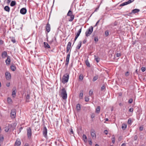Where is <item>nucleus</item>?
<instances>
[{
    "label": "nucleus",
    "instance_id": "f257e3e1",
    "mask_svg": "<svg viewBox=\"0 0 146 146\" xmlns=\"http://www.w3.org/2000/svg\"><path fill=\"white\" fill-rule=\"evenodd\" d=\"M69 78V74L68 73L65 74L63 76L61 80L62 82L65 84L68 82Z\"/></svg>",
    "mask_w": 146,
    "mask_h": 146
},
{
    "label": "nucleus",
    "instance_id": "f03ea898",
    "mask_svg": "<svg viewBox=\"0 0 146 146\" xmlns=\"http://www.w3.org/2000/svg\"><path fill=\"white\" fill-rule=\"evenodd\" d=\"M60 95L62 98L64 99H66L67 98V94L65 88H63L61 90Z\"/></svg>",
    "mask_w": 146,
    "mask_h": 146
},
{
    "label": "nucleus",
    "instance_id": "7ed1b4c3",
    "mask_svg": "<svg viewBox=\"0 0 146 146\" xmlns=\"http://www.w3.org/2000/svg\"><path fill=\"white\" fill-rule=\"evenodd\" d=\"M93 31V27L92 26L90 27L86 31L85 33L86 36H89L92 33Z\"/></svg>",
    "mask_w": 146,
    "mask_h": 146
},
{
    "label": "nucleus",
    "instance_id": "20e7f679",
    "mask_svg": "<svg viewBox=\"0 0 146 146\" xmlns=\"http://www.w3.org/2000/svg\"><path fill=\"white\" fill-rule=\"evenodd\" d=\"M27 135L29 139H30L31 138L32 135L31 129L30 127H29L27 129Z\"/></svg>",
    "mask_w": 146,
    "mask_h": 146
},
{
    "label": "nucleus",
    "instance_id": "39448f33",
    "mask_svg": "<svg viewBox=\"0 0 146 146\" xmlns=\"http://www.w3.org/2000/svg\"><path fill=\"white\" fill-rule=\"evenodd\" d=\"M16 110L15 109L11 110V116L12 118H15L16 117Z\"/></svg>",
    "mask_w": 146,
    "mask_h": 146
},
{
    "label": "nucleus",
    "instance_id": "423d86ee",
    "mask_svg": "<svg viewBox=\"0 0 146 146\" xmlns=\"http://www.w3.org/2000/svg\"><path fill=\"white\" fill-rule=\"evenodd\" d=\"M134 0H129L127 2H124L122 3L120 5V6H122L128 5L133 2L134 1Z\"/></svg>",
    "mask_w": 146,
    "mask_h": 146
},
{
    "label": "nucleus",
    "instance_id": "0eeeda50",
    "mask_svg": "<svg viewBox=\"0 0 146 146\" xmlns=\"http://www.w3.org/2000/svg\"><path fill=\"white\" fill-rule=\"evenodd\" d=\"M47 131L46 128L44 127L43 129L42 133L43 136L45 138H46L47 136Z\"/></svg>",
    "mask_w": 146,
    "mask_h": 146
},
{
    "label": "nucleus",
    "instance_id": "6e6552de",
    "mask_svg": "<svg viewBox=\"0 0 146 146\" xmlns=\"http://www.w3.org/2000/svg\"><path fill=\"white\" fill-rule=\"evenodd\" d=\"M8 56L7 52L6 51H4L1 53V56L3 58H5Z\"/></svg>",
    "mask_w": 146,
    "mask_h": 146
},
{
    "label": "nucleus",
    "instance_id": "1a4fd4ad",
    "mask_svg": "<svg viewBox=\"0 0 146 146\" xmlns=\"http://www.w3.org/2000/svg\"><path fill=\"white\" fill-rule=\"evenodd\" d=\"M5 77L6 79L9 80L11 78V75L10 73L8 72H6L5 73Z\"/></svg>",
    "mask_w": 146,
    "mask_h": 146
},
{
    "label": "nucleus",
    "instance_id": "9d476101",
    "mask_svg": "<svg viewBox=\"0 0 146 146\" xmlns=\"http://www.w3.org/2000/svg\"><path fill=\"white\" fill-rule=\"evenodd\" d=\"M81 30H82V28H81L80 29H79V30L78 31V32L77 33V34L76 35V36L75 37V38H74V42L73 44H74L75 41L77 39V38L79 36V35H80V33H81Z\"/></svg>",
    "mask_w": 146,
    "mask_h": 146
},
{
    "label": "nucleus",
    "instance_id": "9b49d317",
    "mask_svg": "<svg viewBox=\"0 0 146 146\" xmlns=\"http://www.w3.org/2000/svg\"><path fill=\"white\" fill-rule=\"evenodd\" d=\"M27 11L26 9L25 8H23L20 10V13L22 14L25 15Z\"/></svg>",
    "mask_w": 146,
    "mask_h": 146
},
{
    "label": "nucleus",
    "instance_id": "f8f14e48",
    "mask_svg": "<svg viewBox=\"0 0 146 146\" xmlns=\"http://www.w3.org/2000/svg\"><path fill=\"white\" fill-rule=\"evenodd\" d=\"M11 62V58L9 56H8L7 59L5 60V62L7 65H9Z\"/></svg>",
    "mask_w": 146,
    "mask_h": 146
},
{
    "label": "nucleus",
    "instance_id": "ddd939ff",
    "mask_svg": "<svg viewBox=\"0 0 146 146\" xmlns=\"http://www.w3.org/2000/svg\"><path fill=\"white\" fill-rule=\"evenodd\" d=\"M21 144V142L19 139H17L15 144V146H20Z\"/></svg>",
    "mask_w": 146,
    "mask_h": 146
},
{
    "label": "nucleus",
    "instance_id": "4468645a",
    "mask_svg": "<svg viewBox=\"0 0 146 146\" xmlns=\"http://www.w3.org/2000/svg\"><path fill=\"white\" fill-rule=\"evenodd\" d=\"M46 29L48 33H49L50 31V25L48 23L46 25Z\"/></svg>",
    "mask_w": 146,
    "mask_h": 146
},
{
    "label": "nucleus",
    "instance_id": "2eb2a0df",
    "mask_svg": "<svg viewBox=\"0 0 146 146\" xmlns=\"http://www.w3.org/2000/svg\"><path fill=\"white\" fill-rule=\"evenodd\" d=\"M91 134L92 137L93 138L96 137L95 131L94 130H92L91 131Z\"/></svg>",
    "mask_w": 146,
    "mask_h": 146
},
{
    "label": "nucleus",
    "instance_id": "dca6fc26",
    "mask_svg": "<svg viewBox=\"0 0 146 146\" xmlns=\"http://www.w3.org/2000/svg\"><path fill=\"white\" fill-rule=\"evenodd\" d=\"M140 11V10L139 9H136L133 10L130 13V14H135L136 13L139 12Z\"/></svg>",
    "mask_w": 146,
    "mask_h": 146
},
{
    "label": "nucleus",
    "instance_id": "f3484780",
    "mask_svg": "<svg viewBox=\"0 0 146 146\" xmlns=\"http://www.w3.org/2000/svg\"><path fill=\"white\" fill-rule=\"evenodd\" d=\"M44 46L45 48H50L49 45L47 42H44Z\"/></svg>",
    "mask_w": 146,
    "mask_h": 146
},
{
    "label": "nucleus",
    "instance_id": "a211bd4d",
    "mask_svg": "<svg viewBox=\"0 0 146 146\" xmlns=\"http://www.w3.org/2000/svg\"><path fill=\"white\" fill-rule=\"evenodd\" d=\"M4 9L5 11L8 12H9L10 11V8L8 6H5V7Z\"/></svg>",
    "mask_w": 146,
    "mask_h": 146
},
{
    "label": "nucleus",
    "instance_id": "6ab92c4d",
    "mask_svg": "<svg viewBox=\"0 0 146 146\" xmlns=\"http://www.w3.org/2000/svg\"><path fill=\"white\" fill-rule=\"evenodd\" d=\"M30 96L29 94H27L26 97V101L27 102H30Z\"/></svg>",
    "mask_w": 146,
    "mask_h": 146
},
{
    "label": "nucleus",
    "instance_id": "aec40b11",
    "mask_svg": "<svg viewBox=\"0 0 146 146\" xmlns=\"http://www.w3.org/2000/svg\"><path fill=\"white\" fill-rule=\"evenodd\" d=\"M7 100L8 103L9 104H11L13 103L12 100L10 98L8 97L7 98Z\"/></svg>",
    "mask_w": 146,
    "mask_h": 146
},
{
    "label": "nucleus",
    "instance_id": "412c9836",
    "mask_svg": "<svg viewBox=\"0 0 146 146\" xmlns=\"http://www.w3.org/2000/svg\"><path fill=\"white\" fill-rule=\"evenodd\" d=\"M81 44H82V41H80L79 42V43L76 47V49H80V47H81Z\"/></svg>",
    "mask_w": 146,
    "mask_h": 146
},
{
    "label": "nucleus",
    "instance_id": "4be33fe9",
    "mask_svg": "<svg viewBox=\"0 0 146 146\" xmlns=\"http://www.w3.org/2000/svg\"><path fill=\"white\" fill-rule=\"evenodd\" d=\"M127 125L126 124L123 123L122 125L121 128L123 130H125L126 128Z\"/></svg>",
    "mask_w": 146,
    "mask_h": 146
},
{
    "label": "nucleus",
    "instance_id": "5701e85b",
    "mask_svg": "<svg viewBox=\"0 0 146 146\" xmlns=\"http://www.w3.org/2000/svg\"><path fill=\"white\" fill-rule=\"evenodd\" d=\"M80 104H77L76 106V109L78 111H80Z\"/></svg>",
    "mask_w": 146,
    "mask_h": 146
},
{
    "label": "nucleus",
    "instance_id": "b1692460",
    "mask_svg": "<svg viewBox=\"0 0 146 146\" xmlns=\"http://www.w3.org/2000/svg\"><path fill=\"white\" fill-rule=\"evenodd\" d=\"M83 92L84 91L83 90H82L80 91L79 96L80 99H82L83 98Z\"/></svg>",
    "mask_w": 146,
    "mask_h": 146
},
{
    "label": "nucleus",
    "instance_id": "393cba45",
    "mask_svg": "<svg viewBox=\"0 0 146 146\" xmlns=\"http://www.w3.org/2000/svg\"><path fill=\"white\" fill-rule=\"evenodd\" d=\"M67 15L68 16H70V17H71V16H74L72 14V11L70 10L69 11Z\"/></svg>",
    "mask_w": 146,
    "mask_h": 146
},
{
    "label": "nucleus",
    "instance_id": "a878e982",
    "mask_svg": "<svg viewBox=\"0 0 146 146\" xmlns=\"http://www.w3.org/2000/svg\"><path fill=\"white\" fill-rule=\"evenodd\" d=\"M82 138L84 142L87 141V137L86 135L85 134H83L82 135Z\"/></svg>",
    "mask_w": 146,
    "mask_h": 146
},
{
    "label": "nucleus",
    "instance_id": "bb28decb",
    "mask_svg": "<svg viewBox=\"0 0 146 146\" xmlns=\"http://www.w3.org/2000/svg\"><path fill=\"white\" fill-rule=\"evenodd\" d=\"M100 111V107L99 106H98L96 110V112L98 113H99Z\"/></svg>",
    "mask_w": 146,
    "mask_h": 146
},
{
    "label": "nucleus",
    "instance_id": "cd10ccee",
    "mask_svg": "<svg viewBox=\"0 0 146 146\" xmlns=\"http://www.w3.org/2000/svg\"><path fill=\"white\" fill-rule=\"evenodd\" d=\"M70 51H71V50H70V52H69V53L68 54L67 56L66 60H68V61L69 60L70 57Z\"/></svg>",
    "mask_w": 146,
    "mask_h": 146
},
{
    "label": "nucleus",
    "instance_id": "c85d7f7f",
    "mask_svg": "<svg viewBox=\"0 0 146 146\" xmlns=\"http://www.w3.org/2000/svg\"><path fill=\"white\" fill-rule=\"evenodd\" d=\"M11 69L12 70L14 71L16 70V67L14 65H12L11 66Z\"/></svg>",
    "mask_w": 146,
    "mask_h": 146
},
{
    "label": "nucleus",
    "instance_id": "c756f323",
    "mask_svg": "<svg viewBox=\"0 0 146 146\" xmlns=\"http://www.w3.org/2000/svg\"><path fill=\"white\" fill-rule=\"evenodd\" d=\"M98 75H96L94 76L93 79V81L94 82L97 80L98 78Z\"/></svg>",
    "mask_w": 146,
    "mask_h": 146
},
{
    "label": "nucleus",
    "instance_id": "7c9ffc66",
    "mask_svg": "<svg viewBox=\"0 0 146 146\" xmlns=\"http://www.w3.org/2000/svg\"><path fill=\"white\" fill-rule=\"evenodd\" d=\"M16 4V2L15 1H12L11 2L10 4V5L12 6H13L15 5Z\"/></svg>",
    "mask_w": 146,
    "mask_h": 146
},
{
    "label": "nucleus",
    "instance_id": "2f4dec72",
    "mask_svg": "<svg viewBox=\"0 0 146 146\" xmlns=\"http://www.w3.org/2000/svg\"><path fill=\"white\" fill-rule=\"evenodd\" d=\"M12 96L14 98L16 96V92L15 90H14L12 92Z\"/></svg>",
    "mask_w": 146,
    "mask_h": 146
},
{
    "label": "nucleus",
    "instance_id": "473e14b6",
    "mask_svg": "<svg viewBox=\"0 0 146 146\" xmlns=\"http://www.w3.org/2000/svg\"><path fill=\"white\" fill-rule=\"evenodd\" d=\"M74 16H71L70 17V19L69 20V21L70 22L72 21L74 19Z\"/></svg>",
    "mask_w": 146,
    "mask_h": 146
},
{
    "label": "nucleus",
    "instance_id": "72a5a7b5",
    "mask_svg": "<svg viewBox=\"0 0 146 146\" xmlns=\"http://www.w3.org/2000/svg\"><path fill=\"white\" fill-rule=\"evenodd\" d=\"M4 140V137L3 135H0V141H2Z\"/></svg>",
    "mask_w": 146,
    "mask_h": 146
},
{
    "label": "nucleus",
    "instance_id": "f704fd0d",
    "mask_svg": "<svg viewBox=\"0 0 146 146\" xmlns=\"http://www.w3.org/2000/svg\"><path fill=\"white\" fill-rule=\"evenodd\" d=\"M95 57V60L97 62H98L99 61L100 59L98 57L96 58V56L95 55H94Z\"/></svg>",
    "mask_w": 146,
    "mask_h": 146
},
{
    "label": "nucleus",
    "instance_id": "c9c22d12",
    "mask_svg": "<svg viewBox=\"0 0 146 146\" xmlns=\"http://www.w3.org/2000/svg\"><path fill=\"white\" fill-rule=\"evenodd\" d=\"M83 76L82 74H80L79 77V79L80 80H82L83 79Z\"/></svg>",
    "mask_w": 146,
    "mask_h": 146
},
{
    "label": "nucleus",
    "instance_id": "e433bc0d",
    "mask_svg": "<svg viewBox=\"0 0 146 146\" xmlns=\"http://www.w3.org/2000/svg\"><path fill=\"white\" fill-rule=\"evenodd\" d=\"M71 45V43L70 42H69L67 45V47L70 48Z\"/></svg>",
    "mask_w": 146,
    "mask_h": 146
},
{
    "label": "nucleus",
    "instance_id": "4c0bfd02",
    "mask_svg": "<svg viewBox=\"0 0 146 146\" xmlns=\"http://www.w3.org/2000/svg\"><path fill=\"white\" fill-rule=\"evenodd\" d=\"M111 139L112 143H114L115 142V138L114 136L113 135V136Z\"/></svg>",
    "mask_w": 146,
    "mask_h": 146
},
{
    "label": "nucleus",
    "instance_id": "58836bf2",
    "mask_svg": "<svg viewBox=\"0 0 146 146\" xmlns=\"http://www.w3.org/2000/svg\"><path fill=\"white\" fill-rule=\"evenodd\" d=\"M11 41L13 43H15L16 42L15 39L13 37L10 38Z\"/></svg>",
    "mask_w": 146,
    "mask_h": 146
},
{
    "label": "nucleus",
    "instance_id": "ea45409f",
    "mask_svg": "<svg viewBox=\"0 0 146 146\" xmlns=\"http://www.w3.org/2000/svg\"><path fill=\"white\" fill-rule=\"evenodd\" d=\"M86 65L88 67H90V63L88 61L86 60Z\"/></svg>",
    "mask_w": 146,
    "mask_h": 146
},
{
    "label": "nucleus",
    "instance_id": "a19ab883",
    "mask_svg": "<svg viewBox=\"0 0 146 146\" xmlns=\"http://www.w3.org/2000/svg\"><path fill=\"white\" fill-rule=\"evenodd\" d=\"M9 127H6L5 128V131L6 132H8L9 131Z\"/></svg>",
    "mask_w": 146,
    "mask_h": 146
},
{
    "label": "nucleus",
    "instance_id": "79ce46f5",
    "mask_svg": "<svg viewBox=\"0 0 146 146\" xmlns=\"http://www.w3.org/2000/svg\"><path fill=\"white\" fill-rule=\"evenodd\" d=\"M89 100V98L88 97L86 96L85 98V100L86 102H88Z\"/></svg>",
    "mask_w": 146,
    "mask_h": 146
},
{
    "label": "nucleus",
    "instance_id": "37998d69",
    "mask_svg": "<svg viewBox=\"0 0 146 146\" xmlns=\"http://www.w3.org/2000/svg\"><path fill=\"white\" fill-rule=\"evenodd\" d=\"M131 118H129L127 121V123L128 124H131Z\"/></svg>",
    "mask_w": 146,
    "mask_h": 146
},
{
    "label": "nucleus",
    "instance_id": "c03bdc74",
    "mask_svg": "<svg viewBox=\"0 0 146 146\" xmlns=\"http://www.w3.org/2000/svg\"><path fill=\"white\" fill-rule=\"evenodd\" d=\"M22 129L23 128L22 127H21L19 129V131H17L18 134H19L20 133Z\"/></svg>",
    "mask_w": 146,
    "mask_h": 146
},
{
    "label": "nucleus",
    "instance_id": "a18cd8bd",
    "mask_svg": "<svg viewBox=\"0 0 146 146\" xmlns=\"http://www.w3.org/2000/svg\"><path fill=\"white\" fill-rule=\"evenodd\" d=\"M109 32L108 31H106L105 32V34L106 36H108L109 35Z\"/></svg>",
    "mask_w": 146,
    "mask_h": 146
},
{
    "label": "nucleus",
    "instance_id": "49530a36",
    "mask_svg": "<svg viewBox=\"0 0 146 146\" xmlns=\"http://www.w3.org/2000/svg\"><path fill=\"white\" fill-rule=\"evenodd\" d=\"M145 67H142L141 68V71L143 72H144V71H145Z\"/></svg>",
    "mask_w": 146,
    "mask_h": 146
},
{
    "label": "nucleus",
    "instance_id": "de8ad7c7",
    "mask_svg": "<svg viewBox=\"0 0 146 146\" xmlns=\"http://www.w3.org/2000/svg\"><path fill=\"white\" fill-rule=\"evenodd\" d=\"M93 94V91L92 90H90L89 92V95L90 96H91Z\"/></svg>",
    "mask_w": 146,
    "mask_h": 146
},
{
    "label": "nucleus",
    "instance_id": "09e8293b",
    "mask_svg": "<svg viewBox=\"0 0 146 146\" xmlns=\"http://www.w3.org/2000/svg\"><path fill=\"white\" fill-rule=\"evenodd\" d=\"M133 100L131 98V99H129V103H130V104H131V103H132V102H133Z\"/></svg>",
    "mask_w": 146,
    "mask_h": 146
},
{
    "label": "nucleus",
    "instance_id": "8fccbe9b",
    "mask_svg": "<svg viewBox=\"0 0 146 146\" xmlns=\"http://www.w3.org/2000/svg\"><path fill=\"white\" fill-rule=\"evenodd\" d=\"M133 111V109L132 108H130L129 109V111L130 112H132Z\"/></svg>",
    "mask_w": 146,
    "mask_h": 146
},
{
    "label": "nucleus",
    "instance_id": "3c124183",
    "mask_svg": "<svg viewBox=\"0 0 146 146\" xmlns=\"http://www.w3.org/2000/svg\"><path fill=\"white\" fill-rule=\"evenodd\" d=\"M129 73L128 71H127L125 72V76H128L129 75Z\"/></svg>",
    "mask_w": 146,
    "mask_h": 146
},
{
    "label": "nucleus",
    "instance_id": "603ef678",
    "mask_svg": "<svg viewBox=\"0 0 146 146\" xmlns=\"http://www.w3.org/2000/svg\"><path fill=\"white\" fill-rule=\"evenodd\" d=\"M94 41L96 42H97L98 41V38L97 37H95L94 38Z\"/></svg>",
    "mask_w": 146,
    "mask_h": 146
},
{
    "label": "nucleus",
    "instance_id": "864d4df0",
    "mask_svg": "<svg viewBox=\"0 0 146 146\" xmlns=\"http://www.w3.org/2000/svg\"><path fill=\"white\" fill-rule=\"evenodd\" d=\"M105 86L104 85H103L101 87V90H104V89H105Z\"/></svg>",
    "mask_w": 146,
    "mask_h": 146
},
{
    "label": "nucleus",
    "instance_id": "5fc2aeb1",
    "mask_svg": "<svg viewBox=\"0 0 146 146\" xmlns=\"http://www.w3.org/2000/svg\"><path fill=\"white\" fill-rule=\"evenodd\" d=\"M137 139V135H135L134 137V140H136Z\"/></svg>",
    "mask_w": 146,
    "mask_h": 146
},
{
    "label": "nucleus",
    "instance_id": "6e6d98bb",
    "mask_svg": "<svg viewBox=\"0 0 146 146\" xmlns=\"http://www.w3.org/2000/svg\"><path fill=\"white\" fill-rule=\"evenodd\" d=\"M95 114L94 113H92L91 115V117L92 118H93L94 117Z\"/></svg>",
    "mask_w": 146,
    "mask_h": 146
},
{
    "label": "nucleus",
    "instance_id": "4d7b16f0",
    "mask_svg": "<svg viewBox=\"0 0 146 146\" xmlns=\"http://www.w3.org/2000/svg\"><path fill=\"white\" fill-rule=\"evenodd\" d=\"M143 126H141L139 127V130L140 131H142L143 130Z\"/></svg>",
    "mask_w": 146,
    "mask_h": 146
},
{
    "label": "nucleus",
    "instance_id": "13d9d810",
    "mask_svg": "<svg viewBox=\"0 0 146 146\" xmlns=\"http://www.w3.org/2000/svg\"><path fill=\"white\" fill-rule=\"evenodd\" d=\"M69 61L66 60L65 65L67 66L68 65Z\"/></svg>",
    "mask_w": 146,
    "mask_h": 146
},
{
    "label": "nucleus",
    "instance_id": "bf43d9fd",
    "mask_svg": "<svg viewBox=\"0 0 146 146\" xmlns=\"http://www.w3.org/2000/svg\"><path fill=\"white\" fill-rule=\"evenodd\" d=\"M104 133H105V134L106 135H107L108 133V131L106 130H105L104 131Z\"/></svg>",
    "mask_w": 146,
    "mask_h": 146
},
{
    "label": "nucleus",
    "instance_id": "052dcab7",
    "mask_svg": "<svg viewBox=\"0 0 146 146\" xmlns=\"http://www.w3.org/2000/svg\"><path fill=\"white\" fill-rule=\"evenodd\" d=\"M116 55L117 57H119L120 56L121 54L120 53H118L116 54Z\"/></svg>",
    "mask_w": 146,
    "mask_h": 146
},
{
    "label": "nucleus",
    "instance_id": "680f3d73",
    "mask_svg": "<svg viewBox=\"0 0 146 146\" xmlns=\"http://www.w3.org/2000/svg\"><path fill=\"white\" fill-rule=\"evenodd\" d=\"M4 41L1 40H0V44H3Z\"/></svg>",
    "mask_w": 146,
    "mask_h": 146
},
{
    "label": "nucleus",
    "instance_id": "e2e57ef3",
    "mask_svg": "<svg viewBox=\"0 0 146 146\" xmlns=\"http://www.w3.org/2000/svg\"><path fill=\"white\" fill-rule=\"evenodd\" d=\"M70 48H68V47H66V53H68L69 52V50H70Z\"/></svg>",
    "mask_w": 146,
    "mask_h": 146
},
{
    "label": "nucleus",
    "instance_id": "0e129e2a",
    "mask_svg": "<svg viewBox=\"0 0 146 146\" xmlns=\"http://www.w3.org/2000/svg\"><path fill=\"white\" fill-rule=\"evenodd\" d=\"M117 24V22L116 21L115 22L113 23V25L114 26H116Z\"/></svg>",
    "mask_w": 146,
    "mask_h": 146
},
{
    "label": "nucleus",
    "instance_id": "69168bd1",
    "mask_svg": "<svg viewBox=\"0 0 146 146\" xmlns=\"http://www.w3.org/2000/svg\"><path fill=\"white\" fill-rule=\"evenodd\" d=\"M100 21V19L96 23L95 26H96L99 23V22Z\"/></svg>",
    "mask_w": 146,
    "mask_h": 146
},
{
    "label": "nucleus",
    "instance_id": "338daca9",
    "mask_svg": "<svg viewBox=\"0 0 146 146\" xmlns=\"http://www.w3.org/2000/svg\"><path fill=\"white\" fill-rule=\"evenodd\" d=\"M89 141V144L90 145H92V141L91 140H90V141Z\"/></svg>",
    "mask_w": 146,
    "mask_h": 146
},
{
    "label": "nucleus",
    "instance_id": "774afa93",
    "mask_svg": "<svg viewBox=\"0 0 146 146\" xmlns=\"http://www.w3.org/2000/svg\"><path fill=\"white\" fill-rule=\"evenodd\" d=\"M126 146V144L125 143H122L121 146Z\"/></svg>",
    "mask_w": 146,
    "mask_h": 146
}]
</instances>
